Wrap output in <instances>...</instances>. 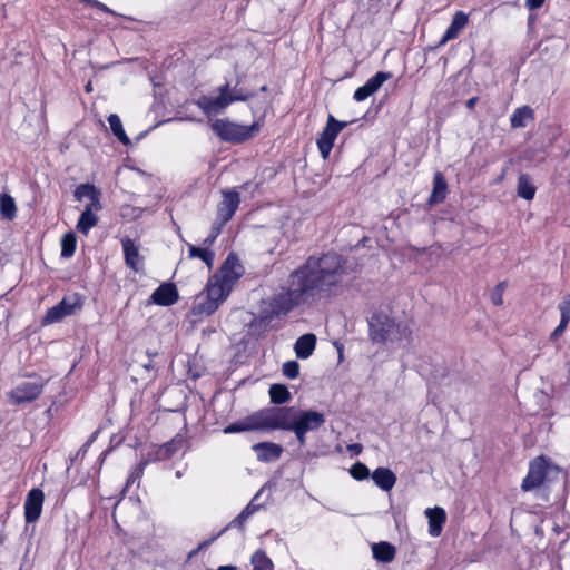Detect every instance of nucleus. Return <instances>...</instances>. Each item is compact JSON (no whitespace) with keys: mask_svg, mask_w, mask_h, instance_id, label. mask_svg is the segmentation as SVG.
I'll list each match as a JSON object with an SVG mask.
<instances>
[{"mask_svg":"<svg viewBox=\"0 0 570 570\" xmlns=\"http://www.w3.org/2000/svg\"><path fill=\"white\" fill-rule=\"evenodd\" d=\"M373 557L381 562L387 563L395 558V548L386 541H381L372 546Z\"/></svg>","mask_w":570,"mask_h":570,"instance_id":"cd10ccee","label":"nucleus"},{"mask_svg":"<svg viewBox=\"0 0 570 570\" xmlns=\"http://www.w3.org/2000/svg\"><path fill=\"white\" fill-rule=\"evenodd\" d=\"M392 78L391 72L379 71L373 77H371L363 86L358 87L354 91V99L356 101H363L367 99L371 95L376 92L382 85Z\"/></svg>","mask_w":570,"mask_h":570,"instance_id":"ddd939ff","label":"nucleus"},{"mask_svg":"<svg viewBox=\"0 0 570 570\" xmlns=\"http://www.w3.org/2000/svg\"><path fill=\"white\" fill-rule=\"evenodd\" d=\"M350 473L358 481L366 480L371 476L370 469L362 462L354 463L350 469Z\"/></svg>","mask_w":570,"mask_h":570,"instance_id":"4c0bfd02","label":"nucleus"},{"mask_svg":"<svg viewBox=\"0 0 570 570\" xmlns=\"http://www.w3.org/2000/svg\"><path fill=\"white\" fill-rule=\"evenodd\" d=\"M224 225L225 224H222V222L216 219V222L213 224V226L210 228L209 235L203 240V245L206 246V247L213 246V244L215 243L216 238L220 234L222 228H223Z\"/></svg>","mask_w":570,"mask_h":570,"instance_id":"a19ab883","label":"nucleus"},{"mask_svg":"<svg viewBox=\"0 0 570 570\" xmlns=\"http://www.w3.org/2000/svg\"><path fill=\"white\" fill-rule=\"evenodd\" d=\"M469 17L463 11H458L453 16V19L448 27L446 31L444 32L441 43H445L449 40H452L459 36V33L464 29V27L468 24Z\"/></svg>","mask_w":570,"mask_h":570,"instance_id":"412c9836","label":"nucleus"},{"mask_svg":"<svg viewBox=\"0 0 570 570\" xmlns=\"http://www.w3.org/2000/svg\"><path fill=\"white\" fill-rule=\"evenodd\" d=\"M108 122L110 125V129L112 131V134L118 138V140L125 145V146H128L130 145V139L129 137L126 135L124 128H122V124H121V120L120 118L118 117V115L116 114H111L109 117H108Z\"/></svg>","mask_w":570,"mask_h":570,"instance_id":"473e14b6","label":"nucleus"},{"mask_svg":"<svg viewBox=\"0 0 570 570\" xmlns=\"http://www.w3.org/2000/svg\"><path fill=\"white\" fill-rule=\"evenodd\" d=\"M478 100H479L478 97H471L470 99H468L465 102L466 108L472 110L474 108V106L476 105Z\"/></svg>","mask_w":570,"mask_h":570,"instance_id":"3c124183","label":"nucleus"},{"mask_svg":"<svg viewBox=\"0 0 570 570\" xmlns=\"http://www.w3.org/2000/svg\"><path fill=\"white\" fill-rule=\"evenodd\" d=\"M250 563L253 564L254 570H272L274 567L273 561L263 550H257L253 553Z\"/></svg>","mask_w":570,"mask_h":570,"instance_id":"f704fd0d","label":"nucleus"},{"mask_svg":"<svg viewBox=\"0 0 570 570\" xmlns=\"http://www.w3.org/2000/svg\"><path fill=\"white\" fill-rule=\"evenodd\" d=\"M181 441H177L176 439L170 440L169 442L164 443L158 450L159 459H169L173 456L179 449Z\"/></svg>","mask_w":570,"mask_h":570,"instance_id":"e433bc0d","label":"nucleus"},{"mask_svg":"<svg viewBox=\"0 0 570 570\" xmlns=\"http://www.w3.org/2000/svg\"><path fill=\"white\" fill-rule=\"evenodd\" d=\"M348 274L347 261L336 253H327L321 257L311 256L291 274L287 291L273 298V311L276 314H286L307 298L338 285Z\"/></svg>","mask_w":570,"mask_h":570,"instance_id":"f257e3e1","label":"nucleus"},{"mask_svg":"<svg viewBox=\"0 0 570 570\" xmlns=\"http://www.w3.org/2000/svg\"><path fill=\"white\" fill-rule=\"evenodd\" d=\"M534 21H535V16L534 14H530L528 17V24H529V27H531L534 23Z\"/></svg>","mask_w":570,"mask_h":570,"instance_id":"864d4df0","label":"nucleus"},{"mask_svg":"<svg viewBox=\"0 0 570 570\" xmlns=\"http://www.w3.org/2000/svg\"><path fill=\"white\" fill-rule=\"evenodd\" d=\"M239 77L232 88L230 82L226 81L216 88V96H199L194 104L206 115L213 116L222 114L228 106L237 101H247L255 97V92L239 87Z\"/></svg>","mask_w":570,"mask_h":570,"instance_id":"f03ea898","label":"nucleus"},{"mask_svg":"<svg viewBox=\"0 0 570 570\" xmlns=\"http://www.w3.org/2000/svg\"><path fill=\"white\" fill-rule=\"evenodd\" d=\"M250 431L272 430L271 407L262 409L246 416Z\"/></svg>","mask_w":570,"mask_h":570,"instance_id":"aec40b11","label":"nucleus"},{"mask_svg":"<svg viewBox=\"0 0 570 570\" xmlns=\"http://www.w3.org/2000/svg\"><path fill=\"white\" fill-rule=\"evenodd\" d=\"M561 318L570 321V294H567L559 305Z\"/></svg>","mask_w":570,"mask_h":570,"instance_id":"37998d69","label":"nucleus"},{"mask_svg":"<svg viewBox=\"0 0 570 570\" xmlns=\"http://www.w3.org/2000/svg\"><path fill=\"white\" fill-rule=\"evenodd\" d=\"M243 274L244 267L234 253L228 254L218 273H216V275L219 276V279H224L232 286H234Z\"/></svg>","mask_w":570,"mask_h":570,"instance_id":"9b49d317","label":"nucleus"},{"mask_svg":"<svg viewBox=\"0 0 570 570\" xmlns=\"http://www.w3.org/2000/svg\"><path fill=\"white\" fill-rule=\"evenodd\" d=\"M348 450L353 454L358 455L362 452L363 446L360 443H353V444L348 445Z\"/></svg>","mask_w":570,"mask_h":570,"instance_id":"8fccbe9b","label":"nucleus"},{"mask_svg":"<svg viewBox=\"0 0 570 570\" xmlns=\"http://www.w3.org/2000/svg\"><path fill=\"white\" fill-rule=\"evenodd\" d=\"M282 372L286 377H288L291 380L296 379L299 375L298 362L297 361L285 362L282 366Z\"/></svg>","mask_w":570,"mask_h":570,"instance_id":"ea45409f","label":"nucleus"},{"mask_svg":"<svg viewBox=\"0 0 570 570\" xmlns=\"http://www.w3.org/2000/svg\"><path fill=\"white\" fill-rule=\"evenodd\" d=\"M326 422L325 415L313 410H298L295 419L294 428L306 433L317 431Z\"/></svg>","mask_w":570,"mask_h":570,"instance_id":"9d476101","label":"nucleus"},{"mask_svg":"<svg viewBox=\"0 0 570 570\" xmlns=\"http://www.w3.org/2000/svg\"><path fill=\"white\" fill-rule=\"evenodd\" d=\"M76 235L73 233H67L61 238V256L69 258L75 254L76 250Z\"/></svg>","mask_w":570,"mask_h":570,"instance_id":"c9c22d12","label":"nucleus"},{"mask_svg":"<svg viewBox=\"0 0 570 570\" xmlns=\"http://www.w3.org/2000/svg\"><path fill=\"white\" fill-rule=\"evenodd\" d=\"M213 131L220 140L242 144L249 140L258 131V125L254 122L250 126L239 125L229 119H216L210 124Z\"/></svg>","mask_w":570,"mask_h":570,"instance_id":"20e7f679","label":"nucleus"},{"mask_svg":"<svg viewBox=\"0 0 570 570\" xmlns=\"http://www.w3.org/2000/svg\"><path fill=\"white\" fill-rule=\"evenodd\" d=\"M546 0H525V7L529 10H535L543 6Z\"/></svg>","mask_w":570,"mask_h":570,"instance_id":"09e8293b","label":"nucleus"},{"mask_svg":"<svg viewBox=\"0 0 570 570\" xmlns=\"http://www.w3.org/2000/svg\"><path fill=\"white\" fill-rule=\"evenodd\" d=\"M181 476H183L181 471H177V472H176V478H178V479H179V478H181Z\"/></svg>","mask_w":570,"mask_h":570,"instance_id":"13d9d810","label":"nucleus"},{"mask_svg":"<svg viewBox=\"0 0 570 570\" xmlns=\"http://www.w3.org/2000/svg\"><path fill=\"white\" fill-rule=\"evenodd\" d=\"M253 451L257 455V460L261 462H274L277 461L282 453V445L273 442H259L252 446Z\"/></svg>","mask_w":570,"mask_h":570,"instance_id":"f3484780","label":"nucleus"},{"mask_svg":"<svg viewBox=\"0 0 570 570\" xmlns=\"http://www.w3.org/2000/svg\"><path fill=\"white\" fill-rule=\"evenodd\" d=\"M86 91L87 92L91 91V83L90 82L86 86Z\"/></svg>","mask_w":570,"mask_h":570,"instance_id":"6e6d98bb","label":"nucleus"},{"mask_svg":"<svg viewBox=\"0 0 570 570\" xmlns=\"http://www.w3.org/2000/svg\"><path fill=\"white\" fill-rule=\"evenodd\" d=\"M45 387V383L39 380L35 382H22L9 392V399L12 404H24L37 400Z\"/></svg>","mask_w":570,"mask_h":570,"instance_id":"0eeeda50","label":"nucleus"},{"mask_svg":"<svg viewBox=\"0 0 570 570\" xmlns=\"http://www.w3.org/2000/svg\"><path fill=\"white\" fill-rule=\"evenodd\" d=\"M297 411L294 406H272V430L291 431L295 424Z\"/></svg>","mask_w":570,"mask_h":570,"instance_id":"1a4fd4ad","label":"nucleus"},{"mask_svg":"<svg viewBox=\"0 0 570 570\" xmlns=\"http://www.w3.org/2000/svg\"><path fill=\"white\" fill-rule=\"evenodd\" d=\"M240 203L239 194L235 190L223 191V200L217 206V220L226 224L232 219Z\"/></svg>","mask_w":570,"mask_h":570,"instance_id":"f8f14e48","label":"nucleus"},{"mask_svg":"<svg viewBox=\"0 0 570 570\" xmlns=\"http://www.w3.org/2000/svg\"><path fill=\"white\" fill-rule=\"evenodd\" d=\"M89 445H90V441H89V442H87V443H85V445L82 446V449H85V448H87V446H89Z\"/></svg>","mask_w":570,"mask_h":570,"instance_id":"680f3d73","label":"nucleus"},{"mask_svg":"<svg viewBox=\"0 0 570 570\" xmlns=\"http://www.w3.org/2000/svg\"><path fill=\"white\" fill-rule=\"evenodd\" d=\"M368 337L373 344H386L409 340L411 330L402 322H395L393 317L383 312L373 313L367 320Z\"/></svg>","mask_w":570,"mask_h":570,"instance_id":"7ed1b4c3","label":"nucleus"},{"mask_svg":"<svg viewBox=\"0 0 570 570\" xmlns=\"http://www.w3.org/2000/svg\"><path fill=\"white\" fill-rule=\"evenodd\" d=\"M259 493H257L253 500L243 509L244 511H248V515H253L259 508V504H255V501L257 500Z\"/></svg>","mask_w":570,"mask_h":570,"instance_id":"49530a36","label":"nucleus"},{"mask_svg":"<svg viewBox=\"0 0 570 570\" xmlns=\"http://www.w3.org/2000/svg\"><path fill=\"white\" fill-rule=\"evenodd\" d=\"M145 368L149 370L153 367L151 361H149L147 364L144 365Z\"/></svg>","mask_w":570,"mask_h":570,"instance_id":"5fc2aeb1","label":"nucleus"},{"mask_svg":"<svg viewBox=\"0 0 570 570\" xmlns=\"http://www.w3.org/2000/svg\"><path fill=\"white\" fill-rule=\"evenodd\" d=\"M569 321L561 318L559 325L553 330L550 335L551 341H556L566 330Z\"/></svg>","mask_w":570,"mask_h":570,"instance_id":"a18cd8bd","label":"nucleus"},{"mask_svg":"<svg viewBox=\"0 0 570 570\" xmlns=\"http://www.w3.org/2000/svg\"><path fill=\"white\" fill-rule=\"evenodd\" d=\"M507 286V282L503 281L498 283L497 286L491 291L490 298L494 305L501 306L503 304V293Z\"/></svg>","mask_w":570,"mask_h":570,"instance_id":"58836bf2","label":"nucleus"},{"mask_svg":"<svg viewBox=\"0 0 570 570\" xmlns=\"http://www.w3.org/2000/svg\"><path fill=\"white\" fill-rule=\"evenodd\" d=\"M178 291L173 283L158 286L150 296V301L159 306H170L178 301Z\"/></svg>","mask_w":570,"mask_h":570,"instance_id":"2eb2a0df","label":"nucleus"},{"mask_svg":"<svg viewBox=\"0 0 570 570\" xmlns=\"http://www.w3.org/2000/svg\"><path fill=\"white\" fill-rule=\"evenodd\" d=\"M16 212H17V207H16L14 199L10 195L1 194L0 195V213H1L2 217L11 220L16 217Z\"/></svg>","mask_w":570,"mask_h":570,"instance_id":"72a5a7b5","label":"nucleus"},{"mask_svg":"<svg viewBox=\"0 0 570 570\" xmlns=\"http://www.w3.org/2000/svg\"><path fill=\"white\" fill-rule=\"evenodd\" d=\"M125 263L126 265L135 272H139L141 269V262L139 256V250L132 239L129 237H125L121 239Z\"/></svg>","mask_w":570,"mask_h":570,"instance_id":"6ab92c4d","label":"nucleus"},{"mask_svg":"<svg viewBox=\"0 0 570 570\" xmlns=\"http://www.w3.org/2000/svg\"><path fill=\"white\" fill-rule=\"evenodd\" d=\"M429 519V533L432 537H439L442 533L443 525L446 521V513L443 508L434 507L425 510Z\"/></svg>","mask_w":570,"mask_h":570,"instance_id":"a211bd4d","label":"nucleus"},{"mask_svg":"<svg viewBox=\"0 0 570 570\" xmlns=\"http://www.w3.org/2000/svg\"><path fill=\"white\" fill-rule=\"evenodd\" d=\"M340 357H342V346L337 347Z\"/></svg>","mask_w":570,"mask_h":570,"instance_id":"052dcab7","label":"nucleus"},{"mask_svg":"<svg viewBox=\"0 0 570 570\" xmlns=\"http://www.w3.org/2000/svg\"><path fill=\"white\" fill-rule=\"evenodd\" d=\"M558 466L551 464L544 456H538L530 462L527 476L523 479L521 489L524 492L539 488L550 474H558Z\"/></svg>","mask_w":570,"mask_h":570,"instance_id":"39448f33","label":"nucleus"},{"mask_svg":"<svg viewBox=\"0 0 570 570\" xmlns=\"http://www.w3.org/2000/svg\"><path fill=\"white\" fill-rule=\"evenodd\" d=\"M316 346V336L313 333H307L299 336L294 345L295 354L298 358H308Z\"/></svg>","mask_w":570,"mask_h":570,"instance_id":"4be33fe9","label":"nucleus"},{"mask_svg":"<svg viewBox=\"0 0 570 570\" xmlns=\"http://www.w3.org/2000/svg\"><path fill=\"white\" fill-rule=\"evenodd\" d=\"M97 223L98 217L92 213L91 205H87L77 223V230L86 235L94 226L97 225Z\"/></svg>","mask_w":570,"mask_h":570,"instance_id":"c756f323","label":"nucleus"},{"mask_svg":"<svg viewBox=\"0 0 570 570\" xmlns=\"http://www.w3.org/2000/svg\"><path fill=\"white\" fill-rule=\"evenodd\" d=\"M80 307V298L77 295L73 297H65L61 302L47 311L42 323L46 325L57 323L63 317L75 314L76 309Z\"/></svg>","mask_w":570,"mask_h":570,"instance_id":"6e6552de","label":"nucleus"},{"mask_svg":"<svg viewBox=\"0 0 570 570\" xmlns=\"http://www.w3.org/2000/svg\"><path fill=\"white\" fill-rule=\"evenodd\" d=\"M219 303L213 301L207 295L198 296L193 306V314L196 316H209L217 311Z\"/></svg>","mask_w":570,"mask_h":570,"instance_id":"393cba45","label":"nucleus"},{"mask_svg":"<svg viewBox=\"0 0 570 570\" xmlns=\"http://www.w3.org/2000/svg\"><path fill=\"white\" fill-rule=\"evenodd\" d=\"M448 190V184L442 173L436 171L433 177V188L429 197V204H440L445 199Z\"/></svg>","mask_w":570,"mask_h":570,"instance_id":"b1692460","label":"nucleus"},{"mask_svg":"<svg viewBox=\"0 0 570 570\" xmlns=\"http://www.w3.org/2000/svg\"><path fill=\"white\" fill-rule=\"evenodd\" d=\"M2 542H3V538H0V543H2Z\"/></svg>","mask_w":570,"mask_h":570,"instance_id":"e2e57ef3","label":"nucleus"},{"mask_svg":"<svg viewBox=\"0 0 570 570\" xmlns=\"http://www.w3.org/2000/svg\"><path fill=\"white\" fill-rule=\"evenodd\" d=\"M217 570H237L235 566H220Z\"/></svg>","mask_w":570,"mask_h":570,"instance_id":"603ef678","label":"nucleus"},{"mask_svg":"<svg viewBox=\"0 0 570 570\" xmlns=\"http://www.w3.org/2000/svg\"><path fill=\"white\" fill-rule=\"evenodd\" d=\"M371 478L383 491H390L396 483V475L390 469L383 466L375 469Z\"/></svg>","mask_w":570,"mask_h":570,"instance_id":"5701e85b","label":"nucleus"},{"mask_svg":"<svg viewBox=\"0 0 570 570\" xmlns=\"http://www.w3.org/2000/svg\"><path fill=\"white\" fill-rule=\"evenodd\" d=\"M346 126V121H338L333 115H328L326 126L317 139V147L323 159H326L330 156L337 135Z\"/></svg>","mask_w":570,"mask_h":570,"instance_id":"423d86ee","label":"nucleus"},{"mask_svg":"<svg viewBox=\"0 0 570 570\" xmlns=\"http://www.w3.org/2000/svg\"><path fill=\"white\" fill-rule=\"evenodd\" d=\"M249 518L248 511H242L226 528H224L218 535H220L223 532H225L230 527H243L244 522Z\"/></svg>","mask_w":570,"mask_h":570,"instance_id":"c03bdc74","label":"nucleus"},{"mask_svg":"<svg viewBox=\"0 0 570 570\" xmlns=\"http://www.w3.org/2000/svg\"><path fill=\"white\" fill-rule=\"evenodd\" d=\"M100 193L96 189L94 185L90 184H81L75 190V197L77 200H82L83 198H89L91 200V207L95 206L96 209H100L99 202Z\"/></svg>","mask_w":570,"mask_h":570,"instance_id":"bb28decb","label":"nucleus"},{"mask_svg":"<svg viewBox=\"0 0 570 570\" xmlns=\"http://www.w3.org/2000/svg\"><path fill=\"white\" fill-rule=\"evenodd\" d=\"M271 402L274 404H284L291 401L292 394L288 389L283 384H272L269 386Z\"/></svg>","mask_w":570,"mask_h":570,"instance_id":"7c9ffc66","label":"nucleus"},{"mask_svg":"<svg viewBox=\"0 0 570 570\" xmlns=\"http://www.w3.org/2000/svg\"><path fill=\"white\" fill-rule=\"evenodd\" d=\"M291 431L294 432V434H295L299 445L304 446L305 443H306V434L307 433L302 431V430H299V429H297V428H294V426L292 428Z\"/></svg>","mask_w":570,"mask_h":570,"instance_id":"de8ad7c7","label":"nucleus"},{"mask_svg":"<svg viewBox=\"0 0 570 570\" xmlns=\"http://www.w3.org/2000/svg\"><path fill=\"white\" fill-rule=\"evenodd\" d=\"M45 495L40 489H32L24 501V519L28 523L36 522L42 511Z\"/></svg>","mask_w":570,"mask_h":570,"instance_id":"4468645a","label":"nucleus"},{"mask_svg":"<svg viewBox=\"0 0 570 570\" xmlns=\"http://www.w3.org/2000/svg\"><path fill=\"white\" fill-rule=\"evenodd\" d=\"M534 119V112L529 106L517 108L510 117L512 128H524Z\"/></svg>","mask_w":570,"mask_h":570,"instance_id":"a878e982","label":"nucleus"},{"mask_svg":"<svg viewBox=\"0 0 570 570\" xmlns=\"http://www.w3.org/2000/svg\"><path fill=\"white\" fill-rule=\"evenodd\" d=\"M147 354H148V356H149V357L157 356V353H156V352H155V353H150V352L148 351V352H147Z\"/></svg>","mask_w":570,"mask_h":570,"instance_id":"4d7b16f0","label":"nucleus"},{"mask_svg":"<svg viewBox=\"0 0 570 570\" xmlns=\"http://www.w3.org/2000/svg\"><path fill=\"white\" fill-rule=\"evenodd\" d=\"M267 90V86H262L261 91L265 92Z\"/></svg>","mask_w":570,"mask_h":570,"instance_id":"bf43d9fd","label":"nucleus"},{"mask_svg":"<svg viewBox=\"0 0 570 570\" xmlns=\"http://www.w3.org/2000/svg\"><path fill=\"white\" fill-rule=\"evenodd\" d=\"M232 288V285H229L224 279H219V276L215 274L213 277L209 278L207 283L206 295L213 301H216L219 304H222L229 295Z\"/></svg>","mask_w":570,"mask_h":570,"instance_id":"dca6fc26","label":"nucleus"},{"mask_svg":"<svg viewBox=\"0 0 570 570\" xmlns=\"http://www.w3.org/2000/svg\"><path fill=\"white\" fill-rule=\"evenodd\" d=\"M535 186L528 174H521L518 178L517 194L519 197L531 200L535 195Z\"/></svg>","mask_w":570,"mask_h":570,"instance_id":"c85d7f7f","label":"nucleus"},{"mask_svg":"<svg viewBox=\"0 0 570 570\" xmlns=\"http://www.w3.org/2000/svg\"><path fill=\"white\" fill-rule=\"evenodd\" d=\"M245 431H250L246 417L232 423L224 429L225 434L240 433Z\"/></svg>","mask_w":570,"mask_h":570,"instance_id":"79ce46f5","label":"nucleus"},{"mask_svg":"<svg viewBox=\"0 0 570 570\" xmlns=\"http://www.w3.org/2000/svg\"><path fill=\"white\" fill-rule=\"evenodd\" d=\"M188 253L190 258H199L208 268L213 267L215 254L209 250V247L204 246V248H200L195 245H188Z\"/></svg>","mask_w":570,"mask_h":570,"instance_id":"2f4dec72","label":"nucleus"}]
</instances>
